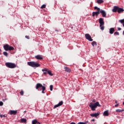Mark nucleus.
<instances>
[{
    "mask_svg": "<svg viewBox=\"0 0 124 124\" xmlns=\"http://www.w3.org/2000/svg\"><path fill=\"white\" fill-rule=\"evenodd\" d=\"M101 107V106L100 104H99V102H96L95 103H91L89 107L91 108V109L92 111H95V108H97V107Z\"/></svg>",
    "mask_w": 124,
    "mask_h": 124,
    "instance_id": "1",
    "label": "nucleus"
},
{
    "mask_svg": "<svg viewBox=\"0 0 124 124\" xmlns=\"http://www.w3.org/2000/svg\"><path fill=\"white\" fill-rule=\"evenodd\" d=\"M112 12H118V13H123L124 11V9L123 8H120L119 6H114L112 10Z\"/></svg>",
    "mask_w": 124,
    "mask_h": 124,
    "instance_id": "2",
    "label": "nucleus"
},
{
    "mask_svg": "<svg viewBox=\"0 0 124 124\" xmlns=\"http://www.w3.org/2000/svg\"><path fill=\"white\" fill-rule=\"evenodd\" d=\"M27 64H28L29 66H31V67H39V66H40V64L35 62H28Z\"/></svg>",
    "mask_w": 124,
    "mask_h": 124,
    "instance_id": "3",
    "label": "nucleus"
},
{
    "mask_svg": "<svg viewBox=\"0 0 124 124\" xmlns=\"http://www.w3.org/2000/svg\"><path fill=\"white\" fill-rule=\"evenodd\" d=\"M3 48L5 51H13L14 50L13 46H11L7 44L4 45Z\"/></svg>",
    "mask_w": 124,
    "mask_h": 124,
    "instance_id": "4",
    "label": "nucleus"
},
{
    "mask_svg": "<svg viewBox=\"0 0 124 124\" xmlns=\"http://www.w3.org/2000/svg\"><path fill=\"white\" fill-rule=\"evenodd\" d=\"M99 23L100 24V27L102 31L104 30V21L103 18H100L99 19Z\"/></svg>",
    "mask_w": 124,
    "mask_h": 124,
    "instance_id": "5",
    "label": "nucleus"
},
{
    "mask_svg": "<svg viewBox=\"0 0 124 124\" xmlns=\"http://www.w3.org/2000/svg\"><path fill=\"white\" fill-rule=\"evenodd\" d=\"M5 65L9 68H15L16 67V64L12 62H6Z\"/></svg>",
    "mask_w": 124,
    "mask_h": 124,
    "instance_id": "6",
    "label": "nucleus"
},
{
    "mask_svg": "<svg viewBox=\"0 0 124 124\" xmlns=\"http://www.w3.org/2000/svg\"><path fill=\"white\" fill-rule=\"evenodd\" d=\"M42 71H43V72H44L45 71L47 72V74H49V75H50V76H53V74L52 73V71L47 68H44L42 70Z\"/></svg>",
    "mask_w": 124,
    "mask_h": 124,
    "instance_id": "7",
    "label": "nucleus"
},
{
    "mask_svg": "<svg viewBox=\"0 0 124 124\" xmlns=\"http://www.w3.org/2000/svg\"><path fill=\"white\" fill-rule=\"evenodd\" d=\"M85 38L87 39V40H89V41H93V39L92 38V37L89 33L85 34Z\"/></svg>",
    "mask_w": 124,
    "mask_h": 124,
    "instance_id": "8",
    "label": "nucleus"
},
{
    "mask_svg": "<svg viewBox=\"0 0 124 124\" xmlns=\"http://www.w3.org/2000/svg\"><path fill=\"white\" fill-rule=\"evenodd\" d=\"M43 87L45 86H42V84L41 83H37L36 85V90H38V91H39V89H40V88H42V89H43Z\"/></svg>",
    "mask_w": 124,
    "mask_h": 124,
    "instance_id": "9",
    "label": "nucleus"
},
{
    "mask_svg": "<svg viewBox=\"0 0 124 124\" xmlns=\"http://www.w3.org/2000/svg\"><path fill=\"white\" fill-rule=\"evenodd\" d=\"M62 104H63V102L62 101H61L60 102L58 103V104L54 106V109H56V108H57V107H60V106H62Z\"/></svg>",
    "mask_w": 124,
    "mask_h": 124,
    "instance_id": "10",
    "label": "nucleus"
},
{
    "mask_svg": "<svg viewBox=\"0 0 124 124\" xmlns=\"http://www.w3.org/2000/svg\"><path fill=\"white\" fill-rule=\"evenodd\" d=\"M100 13L102 14V16L104 18L106 17V12H105V11L101 10Z\"/></svg>",
    "mask_w": 124,
    "mask_h": 124,
    "instance_id": "11",
    "label": "nucleus"
},
{
    "mask_svg": "<svg viewBox=\"0 0 124 124\" xmlns=\"http://www.w3.org/2000/svg\"><path fill=\"white\" fill-rule=\"evenodd\" d=\"M35 59L37 60H43V57L42 55H38L35 56Z\"/></svg>",
    "mask_w": 124,
    "mask_h": 124,
    "instance_id": "12",
    "label": "nucleus"
},
{
    "mask_svg": "<svg viewBox=\"0 0 124 124\" xmlns=\"http://www.w3.org/2000/svg\"><path fill=\"white\" fill-rule=\"evenodd\" d=\"M100 113H91L90 114L91 117H95L96 118V117H98V116H99Z\"/></svg>",
    "mask_w": 124,
    "mask_h": 124,
    "instance_id": "13",
    "label": "nucleus"
},
{
    "mask_svg": "<svg viewBox=\"0 0 124 124\" xmlns=\"http://www.w3.org/2000/svg\"><path fill=\"white\" fill-rule=\"evenodd\" d=\"M10 115H17V110H10Z\"/></svg>",
    "mask_w": 124,
    "mask_h": 124,
    "instance_id": "14",
    "label": "nucleus"
},
{
    "mask_svg": "<svg viewBox=\"0 0 124 124\" xmlns=\"http://www.w3.org/2000/svg\"><path fill=\"white\" fill-rule=\"evenodd\" d=\"M115 32V29L114 28H111L109 29V33L110 34H113L114 32Z\"/></svg>",
    "mask_w": 124,
    "mask_h": 124,
    "instance_id": "15",
    "label": "nucleus"
},
{
    "mask_svg": "<svg viewBox=\"0 0 124 124\" xmlns=\"http://www.w3.org/2000/svg\"><path fill=\"white\" fill-rule=\"evenodd\" d=\"M64 69H65V71H66V72H68L69 73L71 71V70L67 67H64Z\"/></svg>",
    "mask_w": 124,
    "mask_h": 124,
    "instance_id": "16",
    "label": "nucleus"
},
{
    "mask_svg": "<svg viewBox=\"0 0 124 124\" xmlns=\"http://www.w3.org/2000/svg\"><path fill=\"white\" fill-rule=\"evenodd\" d=\"M103 116H105V117L109 116V112H108V110H106L104 112Z\"/></svg>",
    "mask_w": 124,
    "mask_h": 124,
    "instance_id": "17",
    "label": "nucleus"
},
{
    "mask_svg": "<svg viewBox=\"0 0 124 124\" xmlns=\"http://www.w3.org/2000/svg\"><path fill=\"white\" fill-rule=\"evenodd\" d=\"M32 124H41L40 122L36 120H34L32 121Z\"/></svg>",
    "mask_w": 124,
    "mask_h": 124,
    "instance_id": "18",
    "label": "nucleus"
},
{
    "mask_svg": "<svg viewBox=\"0 0 124 124\" xmlns=\"http://www.w3.org/2000/svg\"><path fill=\"white\" fill-rule=\"evenodd\" d=\"M21 123H24V124L27 123V119H25V118H22L20 120Z\"/></svg>",
    "mask_w": 124,
    "mask_h": 124,
    "instance_id": "19",
    "label": "nucleus"
},
{
    "mask_svg": "<svg viewBox=\"0 0 124 124\" xmlns=\"http://www.w3.org/2000/svg\"><path fill=\"white\" fill-rule=\"evenodd\" d=\"M124 109H117L116 110V112H117V113H120L121 112H124Z\"/></svg>",
    "mask_w": 124,
    "mask_h": 124,
    "instance_id": "20",
    "label": "nucleus"
},
{
    "mask_svg": "<svg viewBox=\"0 0 124 124\" xmlns=\"http://www.w3.org/2000/svg\"><path fill=\"white\" fill-rule=\"evenodd\" d=\"M96 15V16H98V15H97L96 12H93L92 14L93 17H94V16Z\"/></svg>",
    "mask_w": 124,
    "mask_h": 124,
    "instance_id": "21",
    "label": "nucleus"
},
{
    "mask_svg": "<svg viewBox=\"0 0 124 124\" xmlns=\"http://www.w3.org/2000/svg\"><path fill=\"white\" fill-rule=\"evenodd\" d=\"M103 1H104L103 0H98L97 1V3H99V4H100L101 3H103Z\"/></svg>",
    "mask_w": 124,
    "mask_h": 124,
    "instance_id": "22",
    "label": "nucleus"
},
{
    "mask_svg": "<svg viewBox=\"0 0 124 124\" xmlns=\"http://www.w3.org/2000/svg\"><path fill=\"white\" fill-rule=\"evenodd\" d=\"M92 46H96L97 44H96V42H94V41H93L92 43Z\"/></svg>",
    "mask_w": 124,
    "mask_h": 124,
    "instance_id": "23",
    "label": "nucleus"
},
{
    "mask_svg": "<svg viewBox=\"0 0 124 124\" xmlns=\"http://www.w3.org/2000/svg\"><path fill=\"white\" fill-rule=\"evenodd\" d=\"M42 89V93H45V92H44V91H45V90H46V87H43Z\"/></svg>",
    "mask_w": 124,
    "mask_h": 124,
    "instance_id": "24",
    "label": "nucleus"
},
{
    "mask_svg": "<svg viewBox=\"0 0 124 124\" xmlns=\"http://www.w3.org/2000/svg\"><path fill=\"white\" fill-rule=\"evenodd\" d=\"M41 9H43L44 8H46V4H43L42 5L41 7Z\"/></svg>",
    "mask_w": 124,
    "mask_h": 124,
    "instance_id": "25",
    "label": "nucleus"
},
{
    "mask_svg": "<svg viewBox=\"0 0 124 124\" xmlns=\"http://www.w3.org/2000/svg\"><path fill=\"white\" fill-rule=\"evenodd\" d=\"M3 54L6 57H7V56H8V53L7 52L4 51L3 52Z\"/></svg>",
    "mask_w": 124,
    "mask_h": 124,
    "instance_id": "26",
    "label": "nucleus"
},
{
    "mask_svg": "<svg viewBox=\"0 0 124 124\" xmlns=\"http://www.w3.org/2000/svg\"><path fill=\"white\" fill-rule=\"evenodd\" d=\"M114 35H120V33H119V32H118V31H116L114 32Z\"/></svg>",
    "mask_w": 124,
    "mask_h": 124,
    "instance_id": "27",
    "label": "nucleus"
},
{
    "mask_svg": "<svg viewBox=\"0 0 124 124\" xmlns=\"http://www.w3.org/2000/svg\"><path fill=\"white\" fill-rule=\"evenodd\" d=\"M20 95H24V91L21 90V92H20Z\"/></svg>",
    "mask_w": 124,
    "mask_h": 124,
    "instance_id": "28",
    "label": "nucleus"
},
{
    "mask_svg": "<svg viewBox=\"0 0 124 124\" xmlns=\"http://www.w3.org/2000/svg\"><path fill=\"white\" fill-rule=\"evenodd\" d=\"M94 9L97 10V11H99V10H100V9L96 6L94 7Z\"/></svg>",
    "mask_w": 124,
    "mask_h": 124,
    "instance_id": "29",
    "label": "nucleus"
},
{
    "mask_svg": "<svg viewBox=\"0 0 124 124\" xmlns=\"http://www.w3.org/2000/svg\"><path fill=\"white\" fill-rule=\"evenodd\" d=\"M53 85H50V90L51 91H53Z\"/></svg>",
    "mask_w": 124,
    "mask_h": 124,
    "instance_id": "30",
    "label": "nucleus"
},
{
    "mask_svg": "<svg viewBox=\"0 0 124 124\" xmlns=\"http://www.w3.org/2000/svg\"><path fill=\"white\" fill-rule=\"evenodd\" d=\"M100 10L97 11V12H96V13H97V15H99V14L100 13Z\"/></svg>",
    "mask_w": 124,
    "mask_h": 124,
    "instance_id": "31",
    "label": "nucleus"
},
{
    "mask_svg": "<svg viewBox=\"0 0 124 124\" xmlns=\"http://www.w3.org/2000/svg\"><path fill=\"white\" fill-rule=\"evenodd\" d=\"M77 124H86V123H85L84 122H79Z\"/></svg>",
    "mask_w": 124,
    "mask_h": 124,
    "instance_id": "32",
    "label": "nucleus"
},
{
    "mask_svg": "<svg viewBox=\"0 0 124 124\" xmlns=\"http://www.w3.org/2000/svg\"><path fill=\"white\" fill-rule=\"evenodd\" d=\"M3 105V102H0V106H2Z\"/></svg>",
    "mask_w": 124,
    "mask_h": 124,
    "instance_id": "33",
    "label": "nucleus"
},
{
    "mask_svg": "<svg viewBox=\"0 0 124 124\" xmlns=\"http://www.w3.org/2000/svg\"><path fill=\"white\" fill-rule=\"evenodd\" d=\"M25 37L27 39H30V36H25Z\"/></svg>",
    "mask_w": 124,
    "mask_h": 124,
    "instance_id": "34",
    "label": "nucleus"
},
{
    "mask_svg": "<svg viewBox=\"0 0 124 124\" xmlns=\"http://www.w3.org/2000/svg\"><path fill=\"white\" fill-rule=\"evenodd\" d=\"M47 72H46V71H45V72H44V74L45 75H47Z\"/></svg>",
    "mask_w": 124,
    "mask_h": 124,
    "instance_id": "35",
    "label": "nucleus"
},
{
    "mask_svg": "<svg viewBox=\"0 0 124 124\" xmlns=\"http://www.w3.org/2000/svg\"><path fill=\"white\" fill-rule=\"evenodd\" d=\"M117 29H118V31H121L122 30V28H121L118 27Z\"/></svg>",
    "mask_w": 124,
    "mask_h": 124,
    "instance_id": "36",
    "label": "nucleus"
},
{
    "mask_svg": "<svg viewBox=\"0 0 124 124\" xmlns=\"http://www.w3.org/2000/svg\"><path fill=\"white\" fill-rule=\"evenodd\" d=\"M118 106H119V104H117L115 105V107H118Z\"/></svg>",
    "mask_w": 124,
    "mask_h": 124,
    "instance_id": "37",
    "label": "nucleus"
},
{
    "mask_svg": "<svg viewBox=\"0 0 124 124\" xmlns=\"http://www.w3.org/2000/svg\"><path fill=\"white\" fill-rule=\"evenodd\" d=\"M95 120L94 119H93L92 120V122H95Z\"/></svg>",
    "mask_w": 124,
    "mask_h": 124,
    "instance_id": "38",
    "label": "nucleus"
},
{
    "mask_svg": "<svg viewBox=\"0 0 124 124\" xmlns=\"http://www.w3.org/2000/svg\"><path fill=\"white\" fill-rule=\"evenodd\" d=\"M88 123H89V121H86V122L84 123V124H88Z\"/></svg>",
    "mask_w": 124,
    "mask_h": 124,
    "instance_id": "39",
    "label": "nucleus"
},
{
    "mask_svg": "<svg viewBox=\"0 0 124 124\" xmlns=\"http://www.w3.org/2000/svg\"><path fill=\"white\" fill-rule=\"evenodd\" d=\"M0 118H2L3 117V115H1V114H0Z\"/></svg>",
    "mask_w": 124,
    "mask_h": 124,
    "instance_id": "40",
    "label": "nucleus"
},
{
    "mask_svg": "<svg viewBox=\"0 0 124 124\" xmlns=\"http://www.w3.org/2000/svg\"><path fill=\"white\" fill-rule=\"evenodd\" d=\"M115 103H118V101H115Z\"/></svg>",
    "mask_w": 124,
    "mask_h": 124,
    "instance_id": "41",
    "label": "nucleus"
},
{
    "mask_svg": "<svg viewBox=\"0 0 124 124\" xmlns=\"http://www.w3.org/2000/svg\"><path fill=\"white\" fill-rule=\"evenodd\" d=\"M123 34L124 35V31H123Z\"/></svg>",
    "mask_w": 124,
    "mask_h": 124,
    "instance_id": "42",
    "label": "nucleus"
},
{
    "mask_svg": "<svg viewBox=\"0 0 124 124\" xmlns=\"http://www.w3.org/2000/svg\"><path fill=\"white\" fill-rule=\"evenodd\" d=\"M3 117H5V115H3Z\"/></svg>",
    "mask_w": 124,
    "mask_h": 124,
    "instance_id": "43",
    "label": "nucleus"
}]
</instances>
